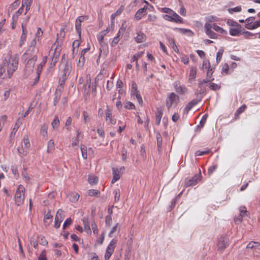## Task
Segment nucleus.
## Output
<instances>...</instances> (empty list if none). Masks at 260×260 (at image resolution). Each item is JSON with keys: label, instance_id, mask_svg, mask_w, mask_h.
<instances>
[{"label": "nucleus", "instance_id": "nucleus-1", "mask_svg": "<svg viewBox=\"0 0 260 260\" xmlns=\"http://www.w3.org/2000/svg\"><path fill=\"white\" fill-rule=\"evenodd\" d=\"M19 62V56L17 54L10 56L8 59H5L4 63L6 68H7V73L9 78H11L14 73L18 68Z\"/></svg>", "mask_w": 260, "mask_h": 260}, {"label": "nucleus", "instance_id": "nucleus-2", "mask_svg": "<svg viewBox=\"0 0 260 260\" xmlns=\"http://www.w3.org/2000/svg\"><path fill=\"white\" fill-rule=\"evenodd\" d=\"M25 189L22 185H19L17 186L15 197V203L17 206H20L23 204L25 198Z\"/></svg>", "mask_w": 260, "mask_h": 260}, {"label": "nucleus", "instance_id": "nucleus-3", "mask_svg": "<svg viewBox=\"0 0 260 260\" xmlns=\"http://www.w3.org/2000/svg\"><path fill=\"white\" fill-rule=\"evenodd\" d=\"M124 169L125 168L124 167H121L120 168L115 167L112 168L113 178L111 180V183L112 184L114 183L120 178Z\"/></svg>", "mask_w": 260, "mask_h": 260}, {"label": "nucleus", "instance_id": "nucleus-4", "mask_svg": "<svg viewBox=\"0 0 260 260\" xmlns=\"http://www.w3.org/2000/svg\"><path fill=\"white\" fill-rule=\"evenodd\" d=\"M37 58V56H34L33 57L29 59L27 61L25 68V73L26 76H29L31 73L33 72L34 67Z\"/></svg>", "mask_w": 260, "mask_h": 260}, {"label": "nucleus", "instance_id": "nucleus-5", "mask_svg": "<svg viewBox=\"0 0 260 260\" xmlns=\"http://www.w3.org/2000/svg\"><path fill=\"white\" fill-rule=\"evenodd\" d=\"M117 241L113 239L110 242L109 244L107 247L106 253L105 254V260H108L112 254L113 253L114 248L116 246Z\"/></svg>", "mask_w": 260, "mask_h": 260}, {"label": "nucleus", "instance_id": "nucleus-6", "mask_svg": "<svg viewBox=\"0 0 260 260\" xmlns=\"http://www.w3.org/2000/svg\"><path fill=\"white\" fill-rule=\"evenodd\" d=\"M131 95L134 99L136 98L138 100L139 104H142L143 100L139 92L137 90V86L135 82H133L132 84Z\"/></svg>", "mask_w": 260, "mask_h": 260}, {"label": "nucleus", "instance_id": "nucleus-7", "mask_svg": "<svg viewBox=\"0 0 260 260\" xmlns=\"http://www.w3.org/2000/svg\"><path fill=\"white\" fill-rule=\"evenodd\" d=\"M88 19L87 16H81L77 17L75 21V29L78 34L79 38H81V22Z\"/></svg>", "mask_w": 260, "mask_h": 260}, {"label": "nucleus", "instance_id": "nucleus-8", "mask_svg": "<svg viewBox=\"0 0 260 260\" xmlns=\"http://www.w3.org/2000/svg\"><path fill=\"white\" fill-rule=\"evenodd\" d=\"M178 96L173 92L170 94L166 100V106L168 109H170L174 104H176L178 100Z\"/></svg>", "mask_w": 260, "mask_h": 260}, {"label": "nucleus", "instance_id": "nucleus-9", "mask_svg": "<svg viewBox=\"0 0 260 260\" xmlns=\"http://www.w3.org/2000/svg\"><path fill=\"white\" fill-rule=\"evenodd\" d=\"M202 178L201 172L200 170L199 173L196 174L193 177H192L191 179L189 180H186L185 181V186H193L197 184V183L201 180Z\"/></svg>", "mask_w": 260, "mask_h": 260}, {"label": "nucleus", "instance_id": "nucleus-10", "mask_svg": "<svg viewBox=\"0 0 260 260\" xmlns=\"http://www.w3.org/2000/svg\"><path fill=\"white\" fill-rule=\"evenodd\" d=\"M229 239L226 236H222L219 239L217 247L218 249L219 250H223L228 245Z\"/></svg>", "mask_w": 260, "mask_h": 260}, {"label": "nucleus", "instance_id": "nucleus-11", "mask_svg": "<svg viewBox=\"0 0 260 260\" xmlns=\"http://www.w3.org/2000/svg\"><path fill=\"white\" fill-rule=\"evenodd\" d=\"M106 120L107 122L112 125L116 122V119L112 116V110L107 108L105 110Z\"/></svg>", "mask_w": 260, "mask_h": 260}, {"label": "nucleus", "instance_id": "nucleus-12", "mask_svg": "<svg viewBox=\"0 0 260 260\" xmlns=\"http://www.w3.org/2000/svg\"><path fill=\"white\" fill-rule=\"evenodd\" d=\"M63 211L62 209H58L55 217L54 227L58 229L60 227V223L63 219Z\"/></svg>", "mask_w": 260, "mask_h": 260}, {"label": "nucleus", "instance_id": "nucleus-13", "mask_svg": "<svg viewBox=\"0 0 260 260\" xmlns=\"http://www.w3.org/2000/svg\"><path fill=\"white\" fill-rule=\"evenodd\" d=\"M60 67L63 68L61 77H63L64 79H67L71 71L72 67L71 64L68 63H62Z\"/></svg>", "mask_w": 260, "mask_h": 260}, {"label": "nucleus", "instance_id": "nucleus-14", "mask_svg": "<svg viewBox=\"0 0 260 260\" xmlns=\"http://www.w3.org/2000/svg\"><path fill=\"white\" fill-rule=\"evenodd\" d=\"M205 31L206 34L211 38V39H216L217 38V35L213 31L211 30L212 29V24L206 23L204 26Z\"/></svg>", "mask_w": 260, "mask_h": 260}, {"label": "nucleus", "instance_id": "nucleus-15", "mask_svg": "<svg viewBox=\"0 0 260 260\" xmlns=\"http://www.w3.org/2000/svg\"><path fill=\"white\" fill-rule=\"evenodd\" d=\"M22 123V119L20 118H18L14 125L12 131L10 134V137L11 139H13L16 135V133Z\"/></svg>", "mask_w": 260, "mask_h": 260}, {"label": "nucleus", "instance_id": "nucleus-16", "mask_svg": "<svg viewBox=\"0 0 260 260\" xmlns=\"http://www.w3.org/2000/svg\"><path fill=\"white\" fill-rule=\"evenodd\" d=\"M147 9V7L144 6L143 8L138 10V11L136 12L135 16V18H136V19L137 20H140L142 18V17L145 15Z\"/></svg>", "mask_w": 260, "mask_h": 260}, {"label": "nucleus", "instance_id": "nucleus-17", "mask_svg": "<svg viewBox=\"0 0 260 260\" xmlns=\"http://www.w3.org/2000/svg\"><path fill=\"white\" fill-rule=\"evenodd\" d=\"M46 61H47V57L45 56L43 58L42 61L41 62V63L39 64V65L38 67L37 71V73L38 74V76L36 78V79H37L36 81H37L39 79L40 74H41V72L42 71L43 67L45 66Z\"/></svg>", "mask_w": 260, "mask_h": 260}, {"label": "nucleus", "instance_id": "nucleus-18", "mask_svg": "<svg viewBox=\"0 0 260 260\" xmlns=\"http://www.w3.org/2000/svg\"><path fill=\"white\" fill-rule=\"evenodd\" d=\"M135 39L136 42L138 43H143L146 41V36L144 33L139 32L137 33V35L135 38Z\"/></svg>", "mask_w": 260, "mask_h": 260}, {"label": "nucleus", "instance_id": "nucleus-19", "mask_svg": "<svg viewBox=\"0 0 260 260\" xmlns=\"http://www.w3.org/2000/svg\"><path fill=\"white\" fill-rule=\"evenodd\" d=\"M162 115L163 112L161 109L157 108L155 113V123L157 125L160 124Z\"/></svg>", "mask_w": 260, "mask_h": 260}, {"label": "nucleus", "instance_id": "nucleus-20", "mask_svg": "<svg viewBox=\"0 0 260 260\" xmlns=\"http://www.w3.org/2000/svg\"><path fill=\"white\" fill-rule=\"evenodd\" d=\"M198 101L197 100H193L190 101L184 108V112L188 113V111L190 110L193 106L198 104Z\"/></svg>", "mask_w": 260, "mask_h": 260}, {"label": "nucleus", "instance_id": "nucleus-21", "mask_svg": "<svg viewBox=\"0 0 260 260\" xmlns=\"http://www.w3.org/2000/svg\"><path fill=\"white\" fill-rule=\"evenodd\" d=\"M213 78H210L206 77V78L202 81H200L199 83V87L200 88V93H203L205 90V88H203V84L205 83H208L210 82L211 81L213 80Z\"/></svg>", "mask_w": 260, "mask_h": 260}, {"label": "nucleus", "instance_id": "nucleus-22", "mask_svg": "<svg viewBox=\"0 0 260 260\" xmlns=\"http://www.w3.org/2000/svg\"><path fill=\"white\" fill-rule=\"evenodd\" d=\"M174 87L177 92L181 94L185 93L187 90L185 87L180 86L177 82L174 83Z\"/></svg>", "mask_w": 260, "mask_h": 260}, {"label": "nucleus", "instance_id": "nucleus-23", "mask_svg": "<svg viewBox=\"0 0 260 260\" xmlns=\"http://www.w3.org/2000/svg\"><path fill=\"white\" fill-rule=\"evenodd\" d=\"M172 22H174L176 23H183V19L182 18L180 17L176 13H175L174 11L173 13H172Z\"/></svg>", "mask_w": 260, "mask_h": 260}, {"label": "nucleus", "instance_id": "nucleus-24", "mask_svg": "<svg viewBox=\"0 0 260 260\" xmlns=\"http://www.w3.org/2000/svg\"><path fill=\"white\" fill-rule=\"evenodd\" d=\"M24 5H22L21 7L19 9V10L15 12V13L13 15L12 18L14 21H17L18 17L22 14L23 12Z\"/></svg>", "mask_w": 260, "mask_h": 260}, {"label": "nucleus", "instance_id": "nucleus-25", "mask_svg": "<svg viewBox=\"0 0 260 260\" xmlns=\"http://www.w3.org/2000/svg\"><path fill=\"white\" fill-rule=\"evenodd\" d=\"M241 27H236V28H231L230 29V34L232 36H239L241 34Z\"/></svg>", "mask_w": 260, "mask_h": 260}, {"label": "nucleus", "instance_id": "nucleus-26", "mask_svg": "<svg viewBox=\"0 0 260 260\" xmlns=\"http://www.w3.org/2000/svg\"><path fill=\"white\" fill-rule=\"evenodd\" d=\"M61 88H58L56 89L55 93V97L54 98V105H56L59 101V98L61 95Z\"/></svg>", "mask_w": 260, "mask_h": 260}, {"label": "nucleus", "instance_id": "nucleus-27", "mask_svg": "<svg viewBox=\"0 0 260 260\" xmlns=\"http://www.w3.org/2000/svg\"><path fill=\"white\" fill-rule=\"evenodd\" d=\"M27 150L28 149L23 147L22 145L21 144V146H19L17 149V150L20 155L21 156H25L27 154Z\"/></svg>", "mask_w": 260, "mask_h": 260}, {"label": "nucleus", "instance_id": "nucleus-28", "mask_svg": "<svg viewBox=\"0 0 260 260\" xmlns=\"http://www.w3.org/2000/svg\"><path fill=\"white\" fill-rule=\"evenodd\" d=\"M60 124L59 120L58 119V117L57 115H55L53 120L51 123L52 127L53 129L57 128Z\"/></svg>", "mask_w": 260, "mask_h": 260}, {"label": "nucleus", "instance_id": "nucleus-29", "mask_svg": "<svg viewBox=\"0 0 260 260\" xmlns=\"http://www.w3.org/2000/svg\"><path fill=\"white\" fill-rule=\"evenodd\" d=\"M48 125L46 124H44L41 126L40 130V134L44 138L47 136Z\"/></svg>", "mask_w": 260, "mask_h": 260}, {"label": "nucleus", "instance_id": "nucleus-30", "mask_svg": "<svg viewBox=\"0 0 260 260\" xmlns=\"http://www.w3.org/2000/svg\"><path fill=\"white\" fill-rule=\"evenodd\" d=\"M260 245V243L258 242L251 241L246 246L247 248L249 249H256L258 248Z\"/></svg>", "mask_w": 260, "mask_h": 260}, {"label": "nucleus", "instance_id": "nucleus-31", "mask_svg": "<svg viewBox=\"0 0 260 260\" xmlns=\"http://www.w3.org/2000/svg\"><path fill=\"white\" fill-rule=\"evenodd\" d=\"M254 19L255 17H250L245 20V27L247 29H249V28L251 27V23H253Z\"/></svg>", "mask_w": 260, "mask_h": 260}, {"label": "nucleus", "instance_id": "nucleus-32", "mask_svg": "<svg viewBox=\"0 0 260 260\" xmlns=\"http://www.w3.org/2000/svg\"><path fill=\"white\" fill-rule=\"evenodd\" d=\"M79 198V194L77 192H72L70 194V200L71 202L75 203Z\"/></svg>", "mask_w": 260, "mask_h": 260}, {"label": "nucleus", "instance_id": "nucleus-33", "mask_svg": "<svg viewBox=\"0 0 260 260\" xmlns=\"http://www.w3.org/2000/svg\"><path fill=\"white\" fill-rule=\"evenodd\" d=\"M98 181V178L94 175L88 176V182L90 184H96Z\"/></svg>", "mask_w": 260, "mask_h": 260}, {"label": "nucleus", "instance_id": "nucleus-34", "mask_svg": "<svg viewBox=\"0 0 260 260\" xmlns=\"http://www.w3.org/2000/svg\"><path fill=\"white\" fill-rule=\"evenodd\" d=\"M156 138L157 140V145L158 148H160L162 146V137L159 132L156 134Z\"/></svg>", "mask_w": 260, "mask_h": 260}, {"label": "nucleus", "instance_id": "nucleus-35", "mask_svg": "<svg viewBox=\"0 0 260 260\" xmlns=\"http://www.w3.org/2000/svg\"><path fill=\"white\" fill-rule=\"evenodd\" d=\"M22 143L24 144L25 148L28 149L30 147V143L28 136L26 135L24 136Z\"/></svg>", "mask_w": 260, "mask_h": 260}, {"label": "nucleus", "instance_id": "nucleus-36", "mask_svg": "<svg viewBox=\"0 0 260 260\" xmlns=\"http://www.w3.org/2000/svg\"><path fill=\"white\" fill-rule=\"evenodd\" d=\"M81 151L82 157L84 159H86L88 156L87 155V149L86 146L84 145H82L81 147Z\"/></svg>", "mask_w": 260, "mask_h": 260}, {"label": "nucleus", "instance_id": "nucleus-37", "mask_svg": "<svg viewBox=\"0 0 260 260\" xmlns=\"http://www.w3.org/2000/svg\"><path fill=\"white\" fill-rule=\"evenodd\" d=\"M38 242L40 244L42 245L43 246H46L48 244V242L46 240L44 236H40L38 237Z\"/></svg>", "mask_w": 260, "mask_h": 260}, {"label": "nucleus", "instance_id": "nucleus-38", "mask_svg": "<svg viewBox=\"0 0 260 260\" xmlns=\"http://www.w3.org/2000/svg\"><path fill=\"white\" fill-rule=\"evenodd\" d=\"M206 23H209L210 22L217 21L218 18L215 16H209L208 17H206L205 18Z\"/></svg>", "mask_w": 260, "mask_h": 260}, {"label": "nucleus", "instance_id": "nucleus-39", "mask_svg": "<svg viewBox=\"0 0 260 260\" xmlns=\"http://www.w3.org/2000/svg\"><path fill=\"white\" fill-rule=\"evenodd\" d=\"M114 201L115 202H117L119 201L120 197V191L119 189H115L114 192Z\"/></svg>", "mask_w": 260, "mask_h": 260}, {"label": "nucleus", "instance_id": "nucleus-40", "mask_svg": "<svg viewBox=\"0 0 260 260\" xmlns=\"http://www.w3.org/2000/svg\"><path fill=\"white\" fill-rule=\"evenodd\" d=\"M223 49L220 48L216 54V61L217 63L219 62L221 59L223 53Z\"/></svg>", "mask_w": 260, "mask_h": 260}, {"label": "nucleus", "instance_id": "nucleus-41", "mask_svg": "<svg viewBox=\"0 0 260 260\" xmlns=\"http://www.w3.org/2000/svg\"><path fill=\"white\" fill-rule=\"evenodd\" d=\"M54 143L53 140H50L48 142L47 144V151L48 153H49L51 152V151L54 148Z\"/></svg>", "mask_w": 260, "mask_h": 260}, {"label": "nucleus", "instance_id": "nucleus-42", "mask_svg": "<svg viewBox=\"0 0 260 260\" xmlns=\"http://www.w3.org/2000/svg\"><path fill=\"white\" fill-rule=\"evenodd\" d=\"M239 211H240V216L241 217V218H243V217L245 216L246 215L247 213V210L245 206H241L239 208Z\"/></svg>", "mask_w": 260, "mask_h": 260}, {"label": "nucleus", "instance_id": "nucleus-43", "mask_svg": "<svg viewBox=\"0 0 260 260\" xmlns=\"http://www.w3.org/2000/svg\"><path fill=\"white\" fill-rule=\"evenodd\" d=\"M212 28H213L214 30H215L217 32H219L221 34H223L225 31L222 28L217 25L215 23L212 24Z\"/></svg>", "mask_w": 260, "mask_h": 260}, {"label": "nucleus", "instance_id": "nucleus-44", "mask_svg": "<svg viewBox=\"0 0 260 260\" xmlns=\"http://www.w3.org/2000/svg\"><path fill=\"white\" fill-rule=\"evenodd\" d=\"M80 45V41L79 40H75L73 43V52L74 53L75 51L76 52L78 51V48Z\"/></svg>", "mask_w": 260, "mask_h": 260}, {"label": "nucleus", "instance_id": "nucleus-45", "mask_svg": "<svg viewBox=\"0 0 260 260\" xmlns=\"http://www.w3.org/2000/svg\"><path fill=\"white\" fill-rule=\"evenodd\" d=\"M124 107L126 109L132 110L135 108V106L131 102L128 101L124 104Z\"/></svg>", "mask_w": 260, "mask_h": 260}, {"label": "nucleus", "instance_id": "nucleus-46", "mask_svg": "<svg viewBox=\"0 0 260 260\" xmlns=\"http://www.w3.org/2000/svg\"><path fill=\"white\" fill-rule=\"evenodd\" d=\"M143 54H144L143 51H141L137 53H136L135 54H134L133 55V56L132 57L133 61H138V60L139 59V58H140L141 57H142V55H143Z\"/></svg>", "mask_w": 260, "mask_h": 260}, {"label": "nucleus", "instance_id": "nucleus-47", "mask_svg": "<svg viewBox=\"0 0 260 260\" xmlns=\"http://www.w3.org/2000/svg\"><path fill=\"white\" fill-rule=\"evenodd\" d=\"M123 25V24H122L121 27L119 29L118 32L116 36V37L119 38H121L122 37L125 30V27H124Z\"/></svg>", "mask_w": 260, "mask_h": 260}, {"label": "nucleus", "instance_id": "nucleus-48", "mask_svg": "<svg viewBox=\"0 0 260 260\" xmlns=\"http://www.w3.org/2000/svg\"><path fill=\"white\" fill-rule=\"evenodd\" d=\"M207 117V116L206 115H204L202 117V118L200 122V124L197 126L198 128H199L201 129V128H202L204 126V125H205V124L206 122Z\"/></svg>", "mask_w": 260, "mask_h": 260}, {"label": "nucleus", "instance_id": "nucleus-49", "mask_svg": "<svg viewBox=\"0 0 260 260\" xmlns=\"http://www.w3.org/2000/svg\"><path fill=\"white\" fill-rule=\"evenodd\" d=\"M227 24L230 26L241 27V25H240L238 22L231 19H229L227 21Z\"/></svg>", "mask_w": 260, "mask_h": 260}, {"label": "nucleus", "instance_id": "nucleus-50", "mask_svg": "<svg viewBox=\"0 0 260 260\" xmlns=\"http://www.w3.org/2000/svg\"><path fill=\"white\" fill-rule=\"evenodd\" d=\"M84 222V227L85 231L87 233L91 234V231L90 228L89 223L88 221H85V220H83Z\"/></svg>", "mask_w": 260, "mask_h": 260}, {"label": "nucleus", "instance_id": "nucleus-51", "mask_svg": "<svg viewBox=\"0 0 260 260\" xmlns=\"http://www.w3.org/2000/svg\"><path fill=\"white\" fill-rule=\"evenodd\" d=\"M80 134V132L79 130H78L77 131V137H76V138L74 140H73L72 143V146L73 147L77 146L78 144V143H79V136Z\"/></svg>", "mask_w": 260, "mask_h": 260}, {"label": "nucleus", "instance_id": "nucleus-52", "mask_svg": "<svg viewBox=\"0 0 260 260\" xmlns=\"http://www.w3.org/2000/svg\"><path fill=\"white\" fill-rule=\"evenodd\" d=\"M106 34V32L105 30L100 32L99 35L98 37V40L100 44L103 42L104 38Z\"/></svg>", "mask_w": 260, "mask_h": 260}, {"label": "nucleus", "instance_id": "nucleus-53", "mask_svg": "<svg viewBox=\"0 0 260 260\" xmlns=\"http://www.w3.org/2000/svg\"><path fill=\"white\" fill-rule=\"evenodd\" d=\"M72 122V118L71 117H69L67 118V119L66 121V123H65V127H66V128L68 131H70L71 129V127H70V126L71 125Z\"/></svg>", "mask_w": 260, "mask_h": 260}, {"label": "nucleus", "instance_id": "nucleus-54", "mask_svg": "<svg viewBox=\"0 0 260 260\" xmlns=\"http://www.w3.org/2000/svg\"><path fill=\"white\" fill-rule=\"evenodd\" d=\"M241 6H237L233 8H230L228 10L230 13L233 14L234 12H239L241 11Z\"/></svg>", "mask_w": 260, "mask_h": 260}, {"label": "nucleus", "instance_id": "nucleus-55", "mask_svg": "<svg viewBox=\"0 0 260 260\" xmlns=\"http://www.w3.org/2000/svg\"><path fill=\"white\" fill-rule=\"evenodd\" d=\"M118 225H119V224L117 223L116 224V225L115 226H114L113 227V228L112 229L111 231L109 233L108 236H109V237H113V235H112L113 233L115 232L116 231L118 230V232L119 231V228L118 229Z\"/></svg>", "mask_w": 260, "mask_h": 260}, {"label": "nucleus", "instance_id": "nucleus-56", "mask_svg": "<svg viewBox=\"0 0 260 260\" xmlns=\"http://www.w3.org/2000/svg\"><path fill=\"white\" fill-rule=\"evenodd\" d=\"M7 118V117L6 115H3L0 118V132L1 131Z\"/></svg>", "mask_w": 260, "mask_h": 260}, {"label": "nucleus", "instance_id": "nucleus-57", "mask_svg": "<svg viewBox=\"0 0 260 260\" xmlns=\"http://www.w3.org/2000/svg\"><path fill=\"white\" fill-rule=\"evenodd\" d=\"M100 193V192L98 190L95 189H90L88 191V194L89 196H97L98 194Z\"/></svg>", "mask_w": 260, "mask_h": 260}, {"label": "nucleus", "instance_id": "nucleus-58", "mask_svg": "<svg viewBox=\"0 0 260 260\" xmlns=\"http://www.w3.org/2000/svg\"><path fill=\"white\" fill-rule=\"evenodd\" d=\"M160 11L161 12L167 13V14H170V15H171L173 12V11L172 9H171L169 8H166V7L160 8Z\"/></svg>", "mask_w": 260, "mask_h": 260}, {"label": "nucleus", "instance_id": "nucleus-59", "mask_svg": "<svg viewBox=\"0 0 260 260\" xmlns=\"http://www.w3.org/2000/svg\"><path fill=\"white\" fill-rule=\"evenodd\" d=\"M217 168V165L215 164L210 167L208 170V174L210 175L212 174Z\"/></svg>", "mask_w": 260, "mask_h": 260}, {"label": "nucleus", "instance_id": "nucleus-60", "mask_svg": "<svg viewBox=\"0 0 260 260\" xmlns=\"http://www.w3.org/2000/svg\"><path fill=\"white\" fill-rule=\"evenodd\" d=\"M246 108V106L245 105H242L240 108H239L237 110L235 114L236 115V114H237V115L240 114L241 113H242L245 110Z\"/></svg>", "mask_w": 260, "mask_h": 260}, {"label": "nucleus", "instance_id": "nucleus-61", "mask_svg": "<svg viewBox=\"0 0 260 260\" xmlns=\"http://www.w3.org/2000/svg\"><path fill=\"white\" fill-rule=\"evenodd\" d=\"M210 88L213 90H217L220 88V86L214 83H210Z\"/></svg>", "mask_w": 260, "mask_h": 260}, {"label": "nucleus", "instance_id": "nucleus-62", "mask_svg": "<svg viewBox=\"0 0 260 260\" xmlns=\"http://www.w3.org/2000/svg\"><path fill=\"white\" fill-rule=\"evenodd\" d=\"M84 62H85L84 56L80 54V57L79 59V61H78V66L79 67H82L84 65Z\"/></svg>", "mask_w": 260, "mask_h": 260}, {"label": "nucleus", "instance_id": "nucleus-63", "mask_svg": "<svg viewBox=\"0 0 260 260\" xmlns=\"http://www.w3.org/2000/svg\"><path fill=\"white\" fill-rule=\"evenodd\" d=\"M260 26V19L258 21H254L251 25V27L249 28L250 30L254 29Z\"/></svg>", "mask_w": 260, "mask_h": 260}, {"label": "nucleus", "instance_id": "nucleus-64", "mask_svg": "<svg viewBox=\"0 0 260 260\" xmlns=\"http://www.w3.org/2000/svg\"><path fill=\"white\" fill-rule=\"evenodd\" d=\"M38 260H47L46 256V251L44 250L42 251L41 253L40 254Z\"/></svg>", "mask_w": 260, "mask_h": 260}]
</instances>
